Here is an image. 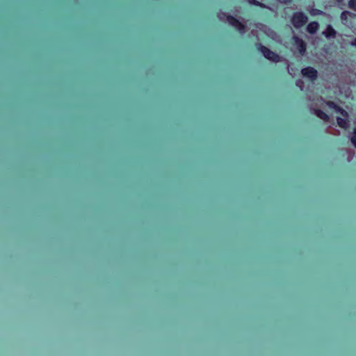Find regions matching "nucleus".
<instances>
[{"mask_svg":"<svg viewBox=\"0 0 356 356\" xmlns=\"http://www.w3.org/2000/svg\"><path fill=\"white\" fill-rule=\"evenodd\" d=\"M283 3L288 4L292 2L293 0H281Z\"/></svg>","mask_w":356,"mask_h":356,"instance_id":"2eb2a0df","label":"nucleus"},{"mask_svg":"<svg viewBox=\"0 0 356 356\" xmlns=\"http://www.w3.org/2000/svg\"><path fill=\"white\" fill-rule=\"evenodd\" d=\"M323 35L327 38H335L337 35V31L331 25H327L325 31L323 32Z\"/></svg>","mask_w":356,"mask_h":356,"instance_id":"0eeeda50","label":"nucleus"},{"mask_svg":"<svg viewBox=\"0 0 356 356\" xmlns=\"http://www.w3.org/2000/svg\"><path fill=\"white\" fill-rule=\"evenodd\" d=\"M249 4L259 7H264V4L257 0H246Z\"/></svg>","mask_w":356,"mask_h":356,"instance_id":"9d476101","label":"nucleus"},{"mask_svg":"<svg viewBox=\"0 0 356 356\" xmlns=\"http://www.w3.org/2000/svg\"><path fill=\"white\" fill-rule=\"evenodd\" d=\"M352 45L355 46L356 47V38L354 39V40L352 42Z\"/></svg>","mask_w":356,"mask_h":356,"instance_id":"dca6fc26","label":"nucleus"},{"mask_svg":"<svg viewBox=\"0 0 356 356\" xmlns=\"http://www.w3.org/2000/svg\"><path fill=\"white\" fill-rule=\"evenodd\" d=\"M350 140L353 145L356 148V127L354 129L353 136H352Z\"/></svg>","mask_w":356,"mask_h":356,"instance_id":"4468645a","label":"nucleus"},{"mask_svg":"<svg viewBox=\"0 0 356 356\" xmlns=\"http://www.w3.org/2000/svg\"><path fill=\"white\" fill-rule=\"evenodd\" d=\"M292 40L293 42V44L296 47L300 54L302 56L305 55L307 50L306 42L297 35H293Z\"/></svg>","mask_w":356,"mask_h":356,"instance_id":"20e7f679","label":"nucleus"},{"mask_svg":"<svg viewBox=\"0 0 356 356\" xmlns=\"http://www.w3.org/2000/svg\"><path fill=\"white\" fill-rule=\"evenodd\" d=\"M329 105H330V106H332L333 105H334V102H330L329 103Z\"/></svg>","mask_w":356,"mask_h":356,"instance_id":"f3484780","label":"nucleus"},{"mask_svg":"<svg viewBox=\"0 0 356 356\" xmlns=\"http://www.w3.org/2000/svg\"><path fill=\"white\" fill-rule=\"evenodd\" d=\"M299 83H300V84H302V82L301 81H298L297 82V86H299Z\"/></svg>","mask_w":356,"mask_h":356,"instance_id":"a211bd4d","label":"nucleus"},{"mask_svg":"<svg viewBox=\"0 0 356 356\" xmlns=\"http://www.w3.org/2000/svg\"><path fill=\"white\" fill-rule=\"evenodd\" d=\"M256 47L257 49L262 53V54L266 59L273 61L275 63L280 61V56L275 52L268 49V47L264 46L261 43H257Z\"/></svg>","mask_w":356,"mask_h":356,"instance_id":"7ed1b4c3","label":"nucleus"},{"mask_svg":"<svg viewBox=\"0 0 356 356\" xmlns=\"http://www.w3.org/2000/svg\"><path fill=\"white\" fill-rule=\"evenodd\" d=\"M310 13L312 15L316 16V15H322L323 13L322 10L317 9V8H312L310 11Z\"/></svg>","mask_w":356,"mask_h":356,"instance_id":"9b49d317","label":"nucleus"},{"mask_svg":"<svg viewBox=\"0 0 356 356\" xmlns=\"http://www.w3.org/2000/svg\"><path fill=\"white\" fill-rule=\"evenodd\" d=\"M348 7L356 12V0H349Z\"/></svg>","mask_w":356,"mask_h":356,"instance_id":"f8f14e48","label":"nucleus"},{"mask_svg":"<svg viewBox=\"0 0 356 356\" xmlns=\"http://www.w3.org/2000/svg\"><path fill=\"white\" fill-rule=\"evenodd\" d=\"M218 17L221 20L223 19L224 18H226L228 23L231 26L236 29L241 33H245V25L232 15H227L226 13L220 11L218 13Z\"/></svg>","mask_w":356,"mask_h":356,"instance_id":"f257e3e1","label":"nucleus"},{"mask_svg":"<svg viewBox=\"0 0 356 356\" xmlns=\"http://www.w3.org/2000/svg\"><path fill=\"white\" fill-rule=\"evenodd\" d=\"M291 22L296 29H300L308 22V17L301 11L293 13Z\"/></svg>","mask_w":356,"mask_h":356,"instance_id":"f03ea898","label":"nucleus"},{"mask_svg":"<svg viewBox=\"0 0 356 356\" xmlns=\"http://www.w3.org/2000/svg\"><path fill=\"white\" fill-rule=\"evenodd\" d=\"M337 122L338 125L343 129H346L348 126V123L346 119H343L342 118L338 117L337 118Z\"/></svg>","mask_w":356,"mask_h":356,"instance_id":"1a4fd4ad","label":"nucleus"},{"mask_svg":"<svg viewBox=\"0 0 356 356\" xmlns=\"http://www.w3.org/2000/svg\"><path fill=\"white\" fill-rule=\"evenodd\" d=\"M304 77L309 78L311 81H315L318 77L317 70L312 67H306L301 70Z\"/></svg>","mask_w":356,"mask_h":356,"instance_id":"39448f33","label":"nucleus"},{"mask_svg":"<svg viewBox=\"0 0 356 356\" xmlns=\"http://www.w3.org/2000/svg\"><path fill=\"white\" fill-rule=\"evenodd\" d=\"M319 27V24L317 22H311L307 26V31L310 34H314L316 33Z\"/></svg>","mask_w":356,"mask_h":356,"instance_id":"423d86ee","label":"nucleus"},{"mask_svg":"<svg viewBox=\"0 0 356 356\" xmlns=\"http://www.w3.org/2000/svg\"><path fill=\"white\" fill-rule=\"evenodd\" d=\"M314 113L316 114V115L318 118H319L321 120H323L325 121H327L329 120L328 115L321 109H318V108L314 109Z\"/></svg>","mask_w":356,"mask_h":356,"instance_id":"6e6552de","label":"nucleus"},{"mask_svg":"<svg viewBox=\"0 0 356 356\" xmlns=\"http://www.w3.org/2000/svg\"><path fill=\"white\" fill-rule=\"evenodd\" d=\"M348 15H351V13H350L349 11L342 12L341 14V19L342 20H346Z\"/></svg>","mask_w":356,"mask_h":356,"instance_id":"ddd939ff","label":"nucleus"}]
</instances>
